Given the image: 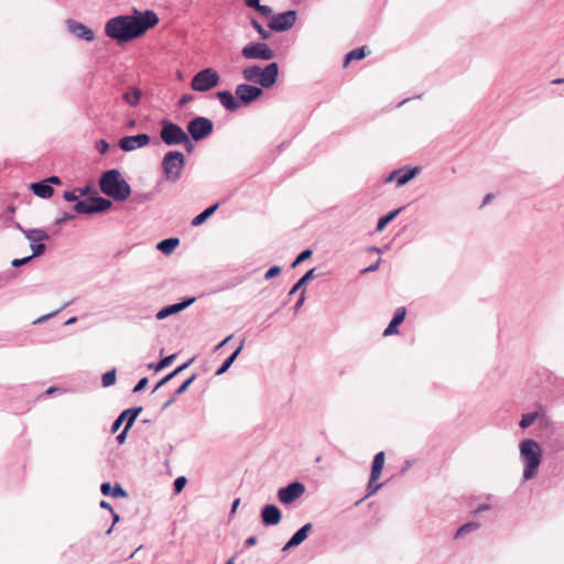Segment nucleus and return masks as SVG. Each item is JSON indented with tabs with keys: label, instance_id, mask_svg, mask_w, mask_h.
Instances as JSON below:
<instances>
[{
	"label": "nucleus",
	"instance_id": "1",
	"mask_svg": "<svg viewBox=\"0 0 564 564\" xmlns=\"http://www.w3.org/2000/svg\"><path fill=\"white\" fill-rule=\"evenodd\" d=\"M159 17L153 10L133 9L129 14H120L105 23V35L119 45L142 37L150 29L159 24Z\"/></svg>",
	"mask_w": 564,
	"mask_h": 564
},
{
	"label": "nucleus",
	"instance_id": "2",
	"mask_svg": "<svg viewBox=\"0 0 564 564\" xmlns=\"http://www.w3.org/2000/svg\"><path fill=\"white\" fill-rule=\"evenodd\" d=\"M98 184L100 192L116 202H123L131 195V187L118 169L102 172Z\"/></svg>",
	"mask_w": 564,
	"mask_h": 564
},
{
	"label": "nucleus",
	"instance_id": "3",
	"mask_svg": "<svg viewBox=\"0 0 564 564\" xmlns=\"http://www.w3.org/2000/svg\"><path fill=\"white\" fill-rule=\"evenodd\" d=\"M63 198L66 202H75L73 206V210L76 214H84V215H94V214H101L107 210H109L112 206V202L108 198H105L97 193L94 195L87 197L86 199H78V195L75 191H65L63 193Z\"/></svg>",
	"mask_w": 564,
	"mask_h": 564
},
{
	"label": "nucleus",
	"instance_id": "4",
	"mask_svg": "<svg viewBox=\"0 0 564 564\" xmlns=\"http://www.w3.org/2000/svg\"><path fill=\"white\" fill-rule=\"evenodd\" d=\"M520 458L524 465L523 480H530L538 474L542 462L541 445L533 438H524L520 442Z\"/></svg>",
	"mask_w": 564,
	"mask_h": 564
},
{
	"label": "nucleus",
	"instance_id": "5",
	"mask_svg": "<svg viewBox=\"0 0 564 564\" xmlns=\"http://www.w3.org/2000/svg\"><path fill=\"white\" fill-rule=\"evenodd\" d=\"M242 77L248 83H254L264 89L272 88L279 79V64L271 62L264 67L252 65L245 67L241 72Z\"/></svg>",
	"mask_w": 564,
	"mask_h": 564
},
{
	"label": "nucleus",
	"instance_id": "6",
	"mask_svg": "<svg viewBox=\"0 0 564 564\" xmlns=\"http://www.w3.org/2000/svg\"><path fill=\"white\" fill-rule=\"evenodd\" d=\"M186 164V158L183 152L172 150L164 154L161 169L163 175L169 182H176L181 178L182 172Z\"/></svg>",
	"mask_w": 564,
	"mask_h": 564
},
{
	"label": "nucleus",
	"instance_id": "7",
	"mask_svg": "<svg viewBox=\"0 0 564 564\" xmlns=\"http://www.w3.org/2000/svg\"><path fill=\"white\" fill-rule=\"evenodd\" d=\"M220 83V76L212 67H206L197 72L192 80L191 88L197 93H206L217 87Z\"/></svg>",
	"mask_w": 564,
	"mask_h": 564
},
{
	"label": "nucleus",
	"instance_id": "8",
	"mask_svg": "<svg viewBox=\"0 0 564 564\" xmlns=\"http://www.w3.org/2000/svg\"><path fill=\"white\" fill-rule=\"evenodd\" d=\"M186 132L195 142L207 139L214 131V122L203 116H196L187 122Z\"/></svg>",
	"mask_w": 564,
	"mask_h": 564
},
{
	"label": "nucleus",
	"instance_id": "9",
	"mask_svg": "<svg viewBox=\"0 0 564 564\" xmlns=\"http://www.w3.org/2000/svg\"><path fill=\"white\" fill-rule=\"evenodd\" d=\"M160 139L167 147L180 145L184 135L187 134L180 124L166 118L160 121Z\"/></svg>",
	"mask_w": 564,
	"mask_h": 564
},
{
	"label": "nucleus",
	"instance_id": "10",
	"mask_svg": "<svg viewBox=\"0 0 564 564\" xmlns=\"http://www.w3.org/2000/svg\"><path fill=\"white\" fill-rule=\"evenodd\" d=\"M241 55L247 59L271 61L275 53L267 43L250 42L241 50Z\"/></svg>",
	"mask_w": 564,
	"mask_h": 564
},
{
	"label": "nucleus",
	"instance_id": "11",
	"mask_svg": "<svg viewBox=\"0 0 564 564\" xmlns=\"http://www.w3.org/2000/svg\"><path fill=\"white\" fill-rule=\"evenodd\" d=\"M297 19L295 10H288L281 13L273 14L268 26L272 32L281 33L289 31L293 28Z\"/></svg>",
	"mask_w": 564,
	"mask_h": 564
},
{
	"label": "nucleus",
	"instance_id": "12",
	"mask_svg": "<svg viewBox=\"0 0 564 564\" xmlns=\"http://www.w3.org/2000/svg\"><path fill=\"white\" fill-rule=\"evenodd\" d=\"M263 89L264 88L259 87L257 85L245 83L237 85L235 94L240 101V106L248 107L261 98V96L263 95Z\"/></svg>",
	"mask_w": 564,
	"mask_h": 564
},
{
	"label": "nucleus",
	"instance_id": "13",
	"mask_svg": "<svg viewBox=\"0 0 564 564\" xmlns=\"http://www.w3.org/2000/svg\"><path fill=\"white\" fill-rule=\"evenodd\" d=\"M305 492V486L299 480L292 481L278 490V499L283 505H292Z\"/></svg>",
	"mask_w": 564,
	"mask_h": 564
},
{
	"label": "nucleus",
	"instance_id": "14",
	"mask_svg": "<svg viewBox=\"0 0 564 564\" xmlns=\"http://www.w3.org/2000/svg\"><path fill=\"white\" fill-rule=\"evenodd\" d=\"M142 410H143L142 406H132L127 410H123L117 416V419L112 422L111 429H110L111 433H116L123 423H126L124 427L131 429L132 425L134 424L137 417L142 412Z\"/></svg>",
	"mask_w": 564,
	"mask_h": 564
},
{
	"label": "nucleus",
	"instance_id": "15",
	"mask_svg": "<svg viewBox=\"0 0 564 564\" xmlns=\"http://www.w3.org/2000/svg\"><path fill=\"white\" fill-rule=\"evenodd\" d=\"M151 141L148 133H138L134 135H126L119 140V148L123 152H131L137 149L147 147Z\"/></svg>",
	"mask_w": 564,
	"mask_h": 564
},
{
	"label": "nucleus",
	"instance_id": "16",
	"mask_svg": "<svg viewBox=\"0 0 564 564\" xmlns=\"http://www.w3.org/2000/svg\"><path fill=\"white\" fill-rule=\"evenodd\" d=\"M195 301H196L195 296L184 297L181 302L170 304V305L162 307L156 313L155 317H156V319L162 321L171 315H174V314H177V313L184 311L185 308L191 306L193 303H195Z\"/></svg>",
	"mask_w": 564,
	"mask_h": 564
},
{
	"label": "nucleus",
	"instance_id": "17",
	"mask_svg": "<svg viewBox=\"0 0 564 564\" xmlns=\"http://www.w3.org/2000/svg\"><path fill=\"white\" fill-rule=\"evenodd\" d=\"M261 523L264 527L278 525L282 520V512L278 506L268 503L260 511Z\"/></svg>",
	"mask_w": 564,
	"mask_h": 564
},
{
	"label": "nucleus",
	"instance_id": "18",
	"mask_svg": "<svg viewBox=\"0 0 564 564\" xmlns=\"http://www.w3.org/2000/svg\"><path fill=\"white\" fill-rule=\"evenodd\" d=\"M66 25L68 32L77 39L84 40L86 42H93L95 40L94 31L84 23L75 20H67Z\"/></svg>",
	"mask_w": 564,
	"mask_h": 564
},
{
	"label": "nucleus",
	"instance_id": "19",
	"mask_svg": "<svg viewBox=\"0 0 564 564\" xmlns=\"http://www.w3.org/2000/svg\"><path fill=\"white\" fill-rule=\"evenodd\" d=\"M313 530V524L311 522L305 523L299 530H296L293 535L289 539V541L283 545L282 551L286 552L291 549H294L301 545L307 538L308 534Z\"/></svg>",
	"mask_w": 564,
	"mask_h": 564
},
{
	"label": "nucleus",
	"instance_id": "20",
	"mask_svg": "<svg viewBox=\"0 0 564 564\" xmlns=\"http://www.w3.org/2000/svg\"><path fill=\"white\" fill-rule=\"evenodd\" d=\"M220 105L229 112H235L240 106V101L236 94L234 95L230 90H220L216 94Z\"/></svg>",
	"mask_w": 564,
	"mask_h": 564
},
{
	"label": "nucleus",
	"instance_id": "21",
	"mask_svg": "<svg viewBox=\"0 0 564 564\" xmlns=\"http://www.w3.org/2000/svg\"><path fill=\"white\" fill-rule=\"evenodd\" d=\"M406 316V310L404 306H400L395 310L390 323L383 330V336H392L399 333V326L404 322Z\"/></svg>",
	"mask_w": 564,
	"mask_h": 564
},
{
	"label": "nucleus",
	"instance_id": "22",
	"mask_svg": "<svg viewBox=\"0 0 564 564\" xmlns=\"http://www.w3.org/2000/svg\"><path fill=\"white\" fill-rule=\"evenodd\" d=\"M543 420H546V414L544 410L540 406L539 410L523 413L521 415V420L519 422V426L522 430L530 427L535 421H539L540 424H543Z\"/></svg>",
	"mask_w": 564,
	"mask_h": 564
},
{
	"label": "nucleus",
	"instance_id": "23",
	"mask_svg": "<svg viewBox=\"0 0 564 564\" xmlns=\"http://www.w3.org/2000/svg\"><path fill=\"white\" fill-rule=\"evenodd\" d=\"M421 172L420 166H403L400 169H397L398 173V187L404 186L410 181H412L414 177H416Z\"/></svg>",
	"mask_w": 564,
	"mask_h": 564
},
{
	"label": "nucleus",
	"instance_id": "24",
	"mask_svg": "<svg viewBox=\"0 0 564 564\" xmlns=\"http://www.w3.org/2000/svg\"><path fill=\"white\" fill-rule=\"evenodd\" d=\"M100 491L104 496L112 498H126L128 496L127 491L118 482L111 485V482L105 481L100 485Z\"/></svg>",
	"mask_w": 564,
	"mask_h": 564
},
{
	"label": "nucleus",
	"instance_id": "25",
	"mask_svg": "<svg viewBox=\"0 0 564 564\" xmlns=\"http://www.w3.org/2000/svg\"><path fill=\"white\" fill-rule=\"evenodd\" d=\"M32 193L40 198H50L54 194V189L48 185L47 181L42 180L30 184Z\"/></svg>",
	"mask_w": 564,
	"mask_h": 564
},
{
	"label": "nucleus",
	"instance_id": "26",
	"mask_svg": "<svg viewBox=\"0 0 564 564\" xmlns=\"http://www.w3.org/2000/svg\"><path fill=\"white\" fill-rule=\"evenodd\" d=\"M196 373H193L189 378H187L176 390L175 392L173 393V395L166 400L161 410L162 411H165L167 408H170L176 400L177 398L183 394L188 388L189 386L195 381L196 379Z\"/></svg>",
	"mask_w": 564,
	"mask_h": 564
},
{
	"label": "nucleus",
	"instance_id": "27",
	"mask_svg": "<svg viewBox=\"0 0 564 564\" xmlns=\"http://www.w3.org/2000/svg\"><path fill=\"white\" fill-rule=\"evenodd\" d=\"M219 206H220L219 202L212 204L210 206L205 208L203 212H200L198 215H196L191 220V225L193 227L202 226L208 218H210L215 214V212L219 208Z\"/></svg>",
	"mask_w": 564,
	"mask_h": 564
},
{
	"label": "nucleus",
	"instance_id": "28",
	"mask_svg": "<svg viewBox=\"0 0 564 564\" xmlns=\"http://www.w3.org/2000/svg\"><path fill=\"white\" fill-rule=\"evenodd\" d=\"M317 276L316 269L313 268L308 270L306 273H304L291 288V290L288 293V296L294 295L296 292H299L301 289L305 290L304 286L313 279Z\"/></svg>",
	"mask_w": 564,
	"mask_h": 564
},
{
	"label": "nucleus",
	"instance_id": "29",
	"mask_svg": "<svg viewBox=\"0 0 564 564\" xmlns=\"http://www.w3.org/2000/svg\"><path fill=\"white\" fill-rule=\"evenodd\" d=\"M18 228L24 234L25 238L31 241V243H35L39 241H45L50 239L48 234L43 229H23L19 224Z\"/></svg>",
	"mask_w": 564,
	"mask_h": 564
},
{
	"label": "nucleus",
	"instance_id": "30",
	"mask_svg": "<svg viewBox=\"0 0 564 564\" xmlns=\"http://www.w3.org/2000/svg\"><path fill=\"white\" fill-rule=\"evenodd\" d=\"M194 358H191L189 360H187L186 362L180 365L178 367H176L173 371H171L170 373H167L166 376H164L154 387V389L152 390V392H155L158 389H160L161 387H163L164 384H166L167 382H170L174 377H176L178 373H181L182 371H184L192 362H193Z\"/></svg>",
	"mask_w": 564,
	"mask_h": 564
},
{
	"label": "nucleus",
	"instance_id": "31",
	"mask_svg": "<svg viewBox=\"0 0 564 564\" xmlns=\"http://www.w3.org/2000/svg\"><path fill=\"white\" fill-rule=\"evenodd\" d=\"M180 246V239L176 237H170L161 240L156 245V249L165 256L171 254Z\"/></svg>",
	"mask_w": 564,
	"mask_h": 564
},
{
	"label": "nucleus",
	"instance_id": "32",
	"mask_svg": "<svg viewBox=\"0 0 564 564\" xmlns=\"http://www.w3.org/2000/svg\"><path fill=\"white\" fill-rule=\"evenodd\" d=\"M384 465V452H378L371 464V480H378Z\"/></svg>",
	"mask_w": 564,
	"mask_h": 564
},
{
	"label": "nucleus",
	"instance_id": "33",
	"mask_svg": "<svg viewBox=\"0 0 564 564\" xmlns=\"http://www.w3.org/2000/svg\"><path fill=\"white\" fill-rule=\"evenodd\" d=\"M403 209L404 206L393 209L388 214L381 216L377 221L376 231H382L388 226V224H390Z\"/></svg>",
	"mask_w": 564,
	"mask_h": 564
},
{
	"label": "nucleus",
	"instance_id": "34",
	"mask_svg": "<svg viewBox=\"0 0 564 564\" xmlns=\"http://www.w3.org/2000/svg\"><path fill=\"white\" fill-rule=\"evenodd\" d=\"M141 97L142 91L137 87H130L122 95L123 100L132 107H135L140 104Z\"/></svg>",
	"mask_w": 564,
	"mask_h": 564
},
{
	"label": "nucleus",
	"instance_id": "35",
	"mask_svg": "<svg viewBox=\"0 0 564 564\" xmlns=\"http://www.w3.org/2000/svg\"><path fill=\"white\" fill-rule=\"evenodd\" d=\"M176 358V354H172L165 357H162L158 362H151L148 365V368L154 371H161L162 369L169 367Z\"/></svg>",
	"mask_w": 564,
	"mask_h": 564
},
{
	"label": "nucleus",
	"instance_id": "36",
	"mask_svg": "<svg viewBox=\"0 0 564 564\" xmlns=\"http://www.w3.org/2000/svg\"><path fill=\"white\" fill-rule=\"evenodd\" d=\"M367 56L366 46L351 50L345 55L344 65L349 64L351 61L362 59Z\"/></svg>",
	"mask_w": 564,
	"mask_h": 564
},
{
	"label": "nucleus",
	"instance_id": "37",
	"mask_svg": "<svg viewBox=\"0 0 564 564\" xmlns=\"http://www.w3.org/2000/svg\"><path fill=\"white\" fill-rule=\"evenodd\" d=\"M480 528V523L479 522H476V521H469L467 523H464L463 525H460L456 533H455V539H459L473 531H476Z\"/></svg>",
	"mask_w": 564,
	"mask_h": 564
},
{
	"label": "nucleus",
	"instance_id": "38",
	"mask_svg": "<svg viewBox=\"0 0 564 564\" xmlns=\"http://www.w3.org/2000/svg\"><path fill=\"white\" fill-rule=\"evenodd\" d=\"M155 193L154 192H148V193H133L131 197V202L137 205H142L148 202H151L154 199Z\"/></svg>",
	"mask_w": 564,
	"mask_h": 564
},
{
	"label": "nucleus",
	"instance_id": "39",
	"mask_svg": "<svg viewBox=\"0 0 564 564\" xmlns=\"http://www.w3.org/2000/svg\"><path fill=\"white\" fill-rule=\"evenodd\" d=\"M116 380H117V371L115 368L106 371L102 376H101V384L104 388H108V387H111L116 383Z\"/></svg>",
	"mask_w": 564,
	"mask_h": 564
},
{
	"label": "nucleus",
	"instance_id": "40",
	"mask_svg": "<svg viewBox=\"0 0 564 564\" xmlns=\"http://www.w3.org/2000/svg\"><path fill=\"white\" fill-rule=\"evenodd\" d=\"M250 24L251 26L258 32V34L260 35V37L262 40H268L270 36H271V33L269 31H267L260 23L258 20L256 19H251L250 20Z\"/></svg>",
	"mask_w": 564,
	"mask_h": 564
},
{
	"label": "nucleus",
	"instance_id": "41",
	"mask_svg": "<svg viewBox=\"0 0 564 564\" xmlns=\"http://www.w3.org/2000/svg\"><path fill=\"white\" fill-rule=\"evenodd\" d=\"M235 362V357L234 356H228L223 362L221 365L218 367V369L216 370L215 375L216 376H221L224 375L226 371L229 370V368L231 367V365Z\"/></svg>",
	"mask_w": 564,
	"mask_h": 564
},
{
	"label": "nucleus",
	"instance_id": "42",
	"mask_svg": "<svg viewBox=\"0 0 564 564\" xmlns=\"http://www.w3.org/2000/svg\"><path fill=\"white\" fill-rule=\"evenodd\" d=\"M313 254V251L311 249H305L303 251H301L296 258L294 259V261L292 262V268H295L297 267L300 263L304 262L305 260L310 259Z\"/></svg>",
	"mask_w": 564,
	"mask_h": 564
},
{
	"label": "nucleus",
	"instance_id": "43",
	"mask_svg": "<svg viewBox=\"0 0 564 564\" xmlns=\"http://www.w3.org/2000/svg\"><path fill=\"white\" fill-rule=\"evenodd\" d=\"M30 248L32 250V254L31 256H33V258L41 257L46 251V247H45L44 243H42V241H39V242H35V243H31Z\"/></svg>",
	"mask_w": 564,
	"mask_h": 564
},
{
	"label": "nucleus",
	"instance_id": "44",
	"mask_svg": "<svg viewBox=\"0 0 564 564\" xmlns=\"http://www.w3.org/2000/svg\"><path fill=\"white\" fill-rule=\"evenodd\" d=\"M187 484V479L185 476H178L174 479V482H173V490L175 494H180L183 491V489L185 488Z\"/></svg>",
	"mask_w": 564,
	"mask_h": 564
},
{
	"label": "nucleus",
	"instance_id": "45",
	"mask_svg": "<svg viewBox=\"0 0 564 564\" xmlns=\"http://www.w3.org/2000/svg\"><path fill=\"white\" fill-rule=\"evenodd\" d=\"M70 304V302H67L65 303L62 307H59L58 310L52 312V313H48L46 315H43V316H40L39 318H36L33 324L36 325V324H41V323H44L46 322L47 319H50L51 317L57 315L62 310H64L65 307H67L68 305Z\"/></svg>",
	"mask_w": 564,
	"mask_h": 564
},
{
	"label": "nucleus",
	"instance_id": "46",
	"mask_svg": "<svg viewBox=\"0 0 564 564\" xmlns=\"http://www.w3.org/2000/svg\"><path fill=\"white\" fill-rule=\"evenodd\" d=\"M382 487L381 482H377V480H371V476L369 477V481L367 485V495L366 497L375 495Z\"/></svg>",
	"mask_w": 564,
	"mask_h": 564
},
{
	"label": "nucleus",
	"instance_id": "47",
	"mask_svg": "<svg viewBox=\"0 0 564 564\" xmlns=\"http://www.w3.org/2000/svg\"><path fill=\"white\" fill-rule=\"evenodd\" d=\"M282 269L280 265H272L269 268V270L264 273V280H271L275 276H278L281 273Z\"/></svg>",
	"mask_w": 564,
	"mask_h": 564
},
{
	"label": "nucleus",
	"instance_id": "48",
	"mask_svg": "<svg viewBox=\"0 0 564 564\" xmlns=\"http://www.w3.org/2000/svg\"><path fill=\"white\" fill-rule=\"evenodd\" d=\"M194 142L195 141L191 139V135L186 134L184 135V139L181 141V144L184 145L187 153H192L195 149Z\"/></svg>",
	"mask_w": 564,
	"mask_h": 564
},
{
	"label": "nucleus",
	"instance_id": "49",
	"mask_svg": "<svg viewBox=\"0 0 564 564\" xmlns=\"http://www.w3.org/2000/svg\"><path fill=\"white\" fill-rule=\"evenodd\" d=\"M32 259H33V256H28L24 258H17L11 262V264L13 268H20V267L29 263Z\"/></svg>",
	"mask_w": 564,
	"mask_h": 564
},
{
	"label": "nucleus",
	"instance_id": "50",
	"mask_svg": "<svg viewBox=\"0 0 564 564\" xmlns=\"http://www.w3.org/2000/svg\"><path fill=\"white\" fill-rule=\"evenodd\" d=\"M304 302H305V290H302L299 299L296 300L295 304L292 307L293 312L297 313L301 310V307L303 306Z\"/></svg>",
	"mask_w": 564,
	"mask_h": 564
},
{
	"label": "nucleus",
	"instance_id": "51",
	"mask_svg": "<svg viewBox=\"0 0 564 564\" xmlns=\"http://www.w3.org/2000/svg\"><path fill=\"white\" fill-rule=\"evenodd\" d=\"M148 382H149V379H148L147 377L141 378V379L137 382V384L133 387L132 392H133V393H138V392H140V391L144 390V389H145V387L148 386Z\"/></svg>",
	"mask_w": 564,
	"mask_h": 564
},
{
	"label": "nucleus",
	"instance_id": "52",
	"mask_svg": "<svg viewBox=\"0 0 564 564\" xmlns=\"http://www.w3.org/2000/svg\"><path fill=\"white\" fill-rule=\"evenodd\" d=\"M261 15H264V17H272L273 14V11L271 9V7L267 6V4H260V7L258 8L257 10Z\"/></svg>",
	"mask_w": 564,
	"mask_h": 564
},
{
	"label": "nucleus",
	"instance_id": "53",
	"mask_svg": "<svg viewBox=\"0 0 564 564\" xmlns=\"http://www.w3.org/2000/svg\"><path fill=\"white\" fill-rule=\"evenodd\" d=\"M194 100V96L191 95V94H184L181 96V98L178 99V106L180 107H184L185 105H187L188 102L193 101Z\"/></svg>",
	"mask_w": 564,
	"mask_h": 564
},
{
	"label": "nucleus",
	"instance_id": "54",
	"mask_svg": "<svg viewBox=\"0 0 564 564\" xmlns=\"http://www.w3.org/2000/svg\"><path fill=\"white\" fill-rule=\"evenodd\" d=\"M74 218V216L69 213H63L61 215V217H58L56 220H55V224L56 225H62L68 220H72Z\"/></svg>",
	"mask_w": 564,
	"mask_h": 564
},
{
	"label": "nucleus",
	"instance_id": "55",
	"mask_svg": "<svg viewBox=\"0 0 564 564\" xmlns=\"http://www.w3.org/2000/svg\"><path fill=\"white\" fill-rule=\"evenodd\" d=\"M129 430L130 429L123 427V430L116 436L118 444H123L126 442Z\"/></svg>",
	"mask_w": 564,
	"mask_h": 564
},
{
	"label": "nucleus",
	"instance_id": "56",
	"mask_svg": "<svg viewBox=\"0 0 564 564\" xmlns=\"http://www.w3.org/2000/svg\"><path fill=\"white\" fill-rule=\"evenodd\" d=\"M109 149V144L106 140L101 139L97 142V150L101 153V154H105Z\"/></svg>",
	"mask_w": 564,
	"mask_h": 564
},
{
	"label": "nucleus",
	"instance_id": "57",
	"mask_svg": "<svg viewBox=\"0 0 564 564\" xmlns=\"http://www.w3.org/2000/svg\"><path fill=\"white\" fill-rule=\"evenodd\" d=\"M78 197H84L86 195H88L91 191V186L90 185H87V186H84V187H76L75 188Z\"/></svg>",
	"mask_w": 564,
	"mask_h": 564
},
{
	"label": "nucleus",
	"instance_id": "58",
	"mask_svg": "<svg viewBox=\"0 0 564 564\" xmlns=\"http://www.w3.org/2000/svg\"><path fill=\"white\" fill-rule=\"evenodd\" d=\"M379 264H380V259H378L375 263H372L371 265L361 270V273H369V272H373L376 270H378L379 268Z\"/></svg>",
	"mask_w": 564,
	"mask_h": 564
},
{
	"label": "nucleus",
	"instance_id": "59",
	"mask_svg": "<svg viewBox=\"0 0 564 564\" xmlns=\"http://www.w3.org/2000/svg\"><path fill=\"white\" fill-rule=\"evenodd\" d=\"M491 506L489 503H481L474 510V514H479L481 512L489 510Z\"/></svg>",
	"mask_w": 564,
	"mask_h": 564
},
{
	"label": "nucleus",
	"instance_id": "60",
	"mask_svg": "<svg viewBox=\"0 0 564 564\" xmlns=\"http://www.w3.org/2000/svg\"><path fill=\"white\" fill-rule=\"evenodd\" d=\"M245 4L248 8L258 10V8L260 7L261 3H260V0H245Z\"/></svg>",
	"mask_w": 564,
	"mask_h": 564
},
{
	"label": "nucleus",
	"instance_id": "61",
	"mask_svg": "<svg viewBox=\"0 0 564 564\" xmlns=\"http://www.w3.org/2000/svg\"><path fill=\"white\" fill-rule=\"evenodd\" d=\"M56 392H62V389L58 387H48L44 392L43 395L50 397L53 395Z\"/></svg>",
	"mask_w": 564,
	"mask_h": 564
},
{
	"label": "nucleus",
	"instance_id": "62",
	"mask_svg": "<svg viewBox=\"0 0 564 564\" xmlns=\"http://www.w3.org/2000/svg\"><path fill=\"white\" fill-rule=\"evenodd\" d=\"M45 181H47L50 186L59 185L62 183L61 178L56 175H52V176L45 178Z\"/></svg>",
	"mask_w": 564,
	"mask_h": 564
},
{
	"label": "nucleus",
	"instance_id": "63",
	"mask_svg": "<svg viewBox=\"0 0 564 564\" xmlns=\"http://www.w3.org/2000/svg\"><path fill=\"white\" fill-rule=\"evenodd\" d=\"M392 181H395V184L398 185V173H397V170H393L387 177H386V182L387 183H390Z\"/></svg>",
	"mask_w": 564,
	"mask_h": 564
},
{
	"label": "nucleus",
	"instance_id": "64",
	"mask_svg": "<svg viewBox=\"0 0 564 564\" xmlns=\"http://www.w3.org/2000/svg\"><path fill=\"white\" fill-rule=\"evenodd\" d=\"M257 544V538L256 536H249L245 540V547H251Z\"/></svg>",
	"mask_w": 564,
	"mask_h": 564
}]
</instances>
